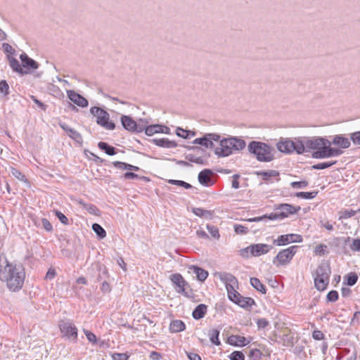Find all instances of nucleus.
Segmentation results:
<instances>
[{"mask_svg": "<svg viewBox=\"0 0 360 360\" xmlns=\"http://www.w3.org/2000/svg\"><path fill=\"white\" fill-rule=\"evenodd\" d=\"M25 278V269L21 264L10 263L7 259L0 257V280L6 282L11 291L20 290Z\"/></svg>", "mask_w": 360, "mask_h": 360, "instance_id": "1", "label": "nucleus"}, {"mask_svg": "<svg viewBox=\"0 0 360 360\" xmlns=\"http://www.w3.org/2000/svg\"><path fill=\"white\" fill-rule=\"evenodd\" d=\"M248 150L259 162H269L274 159L275 149L264 142L252 141L248 145Z\"/></svg>", "mask_w": 360, "mask_h": 360, "instance_id": "2", "label": "nucleus"}, {"mask_svg": "<svg viewBox=\"0 0 360 360\" xmlns=\"http://www.w3.org/2000/svg\"><path fill=\"white\" fill-rule=\"evenodd\" d=\"M277 149L287 154L295 152L300 155L305 153L304 143H302V138H295L293 140L290 139H281L276 145Z\"/></svg>", "mask_w": 360, "mask_h": 360, "instance_id": "3", "label": "nucleus"}, {"mask_svg": "<svg viewBox=\"0 0 360 360\" xmlns=\"http://www.w3.org/2000/svg\"><path fill=\"white\" fill-rule=\"evenodd\" d=\"M301 207L300 206H294L288 203H281L275 205L276 212L269 214V220H281L288 217L292 214H297Z\"/></svg>", "mask_w": 360, "mask_h": 360, "instance_id": "4", "label": "nucleus"}, {"mask_svg": "<svg viewBox=\"0 0 360 360\" xmlns=\"http://www.w3.org/2000/svg\"><path fill=\"white\" fill-rule=\"evenodd\" d=\"M90 112L96 117L97 124L108 130L115 129V124L112 121H110V115L105 110L94 106L90 108Z\"/></svg>", "mask_w": 360, "mask_h": 360, "instance_id": "5", "label": "nucleus"}, {"mask_svg": "<svg viewBox=\"0 0 360 360\" xmlns=\"http://www.w3.org/2000/svg\"><path fill=\"white\" fill-rule=\"evenodd\" d=\"M331 141L328 139L325 141V145L321 150H316L313 153L312 157L317 159L329 158L332 157H338L343 153L340 148H332Z\"/></svg>", "mask_w": 360, "mask_h": 360, "instance_id": "6", "label": "nucleus"}, {"mask_svg": "<svg viewBox=\"0 0 360 360\" xmlns=\"http://www.w3.org/2000/svg\"><path fill=\"white\" fill-rule=\"evenodd\" d=\"M272 248L273 246L267 244H252L241 250V255L243 257H248V254L250 252L252 256L259 257L268 253Z\"/></svg>", "mask_w": 360, "mask_h": 360, "instance_id": "7", "label": "nucleus"}, {"mask_svg": "<svg viewBox=\"0 0 360 360\" xmlns=\"http://www.w3.org/2000/svg\"><path fill=\"white\" fill-rule=\"evenodd\" d=\"M297 248V245H293L281 250L273 259V263L276 264L278 262L277 266L289 263L295 255Z\"/></svg>", "mask_w": 360, "mask_h": 360, "instance_id": "8", "label": "nucleus"}, {"mask_svg": "<svg viewBox=\"0 0 360 360\" xmlns=\"http://www.w3.org/2000/svg\"><path fill=\"white\" fill-rule=\"evenodd\" d=\"M170 280L176 289V291L179 293H182L186 297H192L193 295V291L190 290L189 291L186 290V287H189L188 283L184 280L183 276L180 274H174L170 276Z\"/></svg>", "mask_w": 360, "mask_h": 360, "instance_id": "9", "label": "nucleus"}, {"mask_svg": "<svg viewBox=\"0 0 360 360\" xmlns=\"http://www.w3.org/2000/svg\"><path fill=\"white\" fill-rule=\"evenodd\" d=\"M120 120L122 126L125 130L134 133H141L144 130L145 123L142 120L140 123H137L130 116L122 115Z\"/></svg>", "mask_w": 360, "mask_h": 360, "instance_id": "10", "label": "nucleus"}, {"mask_svg": "<svg viewBox=\"0 0 360 360\" xmlns=\"http://www.w3.org/2000/svg\"><path fill=\"white\" fill-rule=\"evenodd\" d=\"M326 140V139L320 136L304 137L302 139V143H304L305 152L307 151V148L319 150L323 148Z\"/></svg>", "mask_w": 360, "mask_h": 360, "instance_id": "11", "label": "nucleus"}, {"mask_svg": "<svg viewBox=\"0 0 360 360\" xmlns=\"http://www.w3.org/2000/svg\"><path fill=\"white\" fill-rule=\"evenodd\" d=\"M91 271H94L91 279L94 283L103 282L105 280H108L109 278L108 269L103 264L99 263L95 264Z\"/></svg>", "mask_w": 360, "mask_h": 360, "instance_id": "12", "label": "nucleus"}, {"mask_svg": "<svg viewBox=\"0 0 360 360\" xmlns=\"http://www.w3.org/2000/svg\"><path fill=\"white\" fill-rule=\"evenodd\" d=\"M220 137L221 136L218 134L208 133L193 140V143L202 146L207 148H212L214 147L213 141H218Z\"/></svg>", "mask_w": 360, "mask_h": 360, "instance_id": "13", "label": "nucleus"}, {"mask_svg": "<svg viewBox=\"0 0 360 360\" xmlns=\"http://www.w3.org/2000/svg\"><path fill=\"white\" fill-rule=\"evenodd\" d=\"M302 240L301 235L290 233L279 236L276 239L274 240L273 243L276 245L281 246L288 245L290 243H301Z\"/></svg>", "mask_w": 360, "mask_h": 360, "instance_id": "14", "label": "nucleus"}, {"mask_svg": "<svg viewBox=\"0 0 360 360\" xmlns=\"http://www.w3.org/2000/svg\"><path fill=\"white\" fill-rule=\"evenodd\" d=\"M218 141H219V146L214 149V153L217 155L219 157H227L233 153L229 137L222 139L220 138Z\"/></svg>", "mask_w": 360, "mask_h": 360, "instance_id": "15", "label": "nucleus"}, {"mask_svg": "<svg viewBox=\"0 0 360 360\" xmlns=\"http://www.w3.org/2000/svg\"><path fill=\"white\" fill-rule=\"evenodd\" d=\"M218 141H219V146L214 149V153L217 155L219 157H227L233 153L229 137L222 139L220 138Z\"/></svg>", "mask_w": 360, "mask_h": 360, "instance_id": "16", "label": "nucleus"}, {"mask_svg": "<svg viewBox=\"0 0 360 360\" xmlns=\"http://www.w3.org/2000/svg\"><path fill=\"white\" fill-rule=\"evenodd\" d=\"M61 333L70 340H75L77 338V328L69 321H62L60 323Z\"/></svg>", "mask_w": 360, "mask_h": 360, "instance_id": "17", "label": "nucleus"}, {"mask_svg": "<svg viewBox=\"0 0 360 360\" xmlns=\"http://www.w3.org/2000/svg\"><path fill=\"white\" fill-rule=\"evenodd\" d=\"M68 98L75 104L81 108H86L89 105L88 101L79 94L73 90L67 91Z\"/></svg>", "mask_w": 360, "mask_h": 360, "instance_id": "18", "label": "nucleus"}, {"mask_svg": "<svg viewBox=\"0 0 360 360\" xmlns=\"http://www.w3.org/2000/svg\"><path fill=\"white\" fill-rule=\"evenodd\" d=\"M213 174L210 169H204L198 174V179L199 183L206 187L212 186L214 182L210 176Z\"/></svg>", "mask_w": 360, "mask_h": 360, "instance_id": "19", "label": "nucleus"}, {"mask_svg": "<svg viewBox=\"0 0 360 360\" xmlns=\"http://www.w3.org/2000/svg\"><path fill=\"white\" fill-rule=\"evenodd\" d=\"M338 244L346 245L349 244L352 251L360 252V238L352 239L350 237H340L335 239Z\"/></svg>", "mask_w": 360, "mask_h": 360, "instance_id": "20", "label": "nucleus"}, {"mask_svg": "<svg viewBox=\"0 0 360 360\" xmlns=\"http://www.w3.org/2000/svg\"><path fill=\"white\" fill-rule=\"evenodd\" d=\"M20 59L22 63V68L25 70H34L38 68L39 64L37 61L30 58L25 53H22L20 55Z\"/></svg>", "mask_w": 360, "mask_h": 360, "instance_id": "21", "label": "nucleus"}, {"mask_svg": "<svg viewBox=\"0 0 360 360\" xmlns=\"http://www.w3.org/2000/svg\"><path fill=\"white\" fill-rule=\"evenodd\" d=\"M143 131H145V134L147 136H152L156 133L169 134V128L166 126L160 124H151L149 126H146L145 124Z\"/></svg>", "mask_w": 360, "mask_h": 360, "instance_id": "22", "label": "nucleus"}, {"mask_svg": "<svg viewBox=\"0 0 360 360\" xmlns=\"http://www.w3.org/2000/svg\"><path fill=\"white\" fill-rule=\"evenodd\" d=\"M189 272H192L196 275L197 279L201 282H203L206 280L208 276L207 271L204 269L196 266V265H191L188 267Z\"/></svg>", "mask_w": 360, "mask_h": 360, "instance_id": "23", "label": "nucleus"}, {"mask_svg": "<svg viewBox=\"0 0 360 360\" xmlns=\"http://www.w3.org/2000/svg\"><path fill=\"white\" fill-rule=\"evenodd\" d=\"M7 59L9 61L11 68L14 72H18L21 75H27L29 73L27 70H25L22 68V65H20V63L16 58L11 56L10 55H8Z\"/></svg>", "mask_w": 360, "mask_h": 360, "instance_id": "24", "label": "nucleus"}, {"mask_svg": "<svg viewBox=\"0 0 360 360\" xmlns=\"http://www.w3.org/2000/svg\"><path fill=\"white\" fill-rule=\"evenodd\" d=\"M229 139L232 153H233V151H240L244 149L246 146L245 141L239 137L230 136Z\"/></svg>", "mask_w": 360, "mask_h": 360, "instance_id": "25", "label": "nucleus"}, {"mask_svg": "<svg viewBox=\"0 0 360 360\" xmlns=\"http://www.w3.org/2000/svg\"><path fill=\"white\" fill-rule=\"evenodd\" d=\"M228 343L233 346L243 347L248 345L250 341L243 336L232 335L229 337Z\"/></svg>", "mask_w": 360, "mask_h": 360, "instance_id": "26", "label": "nucleus"}, {"mask_svg": "<svg viewBox=\"0 0 360 360\" xmlns=\"http://www.w3.org/2000/svg\"><path fill=\"white\" fill-rule=\"evenodd\" d=\"M350 139L345 137L343 135L340 134L335 136L331 143L333 145L338 146L340 148L345 149L350 146Z\"/></svg>", "mask_w": 360, "mask_h": 360, "instance_id": "27", "label": "nucleus"}, {"mask_svg": "<svg viewBox=\"0 0 360 360\" xmlns=\"http://www.w3.org/2000/svg\"><path fill=\"white\" fill-rule=\"evenodd\" d=\"M330 273H331V271H330V266L329 263L323 262L318 266L314 276H323L324 278H326V277H330Z\"/></svg>", "mask_w": 360, "mask_h": 360, "instance_id": "28", "label": "nucleus"}, {"mask_svg": "<svg viewBox=\"0 0 360 360\" xmlns=\"http://www.w3.org/2000/svg\"><path fill=\"white\" fill-rule=\"evenodd\" d=\"M152 141L156 146L165 148H173L177 146L175 141H170L167 138L154 139Z\"/></svg>", "mask_w": 360, "mask_h": 360, "instance_id": "29", "label": "nucleus"}, {"mask_svg": "<svg viewBox=\"0 0 360 360\" xmlns=\"http://www.w3.org/2000/svg\"><path fill=\"white\" fill-rule=\"evenodd\" d=\"M219 277V279L225 283L226 288L227 285L233 286L234 285L238 283L236 278L233 276L231 274L226 272L220 273Z\"/></svg>", "mask_w": 360, "mask_h": 360, "instance_id": "30", "label": "nucleus"}, {"mask_svg": "<svg viewBox=\"0 0 360 360\" xmlns=\"http://www.w3.org/2000/svg\"><path fill=\"white\" fill-rule=\"evenodd\" d=\"M314 276L315 288L319 291L324 290L329 283L330 277L324 278L323 276Z\"/></svg>", "mask_w": 360, "mask_h": 360, "instance_id": "31", "label": "nucleus"}, {"mask_svg": "<svg viewBox=\"0 0 360 360\" xmlns=\"http://www.w3.org/2000/svg\"><path fill=\"white\" fill-rule=\"evenodd\" d=\"M207 307L204 304H198L193 311L192 316L195 320L203 318L207 312Z\"/></svg>", "mask_w": 360, "mask_h": 360, "instance_id": "32", "label": "nucleus"}, {"mask_svg": "<svg viewBox=\"0 0 360 360\" xmlns=\"http://www.w3.org/2000/svg\"><path fill=\"white\" fill-rule=\"evenodd\" d=\"M98 147L99 148V149L105 152V153H106L108 155H114L117 152V149L116 148L109 145L106 142L100 141L98 143Z\"/></svg>", "mask_w": 360, "mask_h": 360, "instance_id": "33", "label": "nucleus"}, {"mask_svg": "<svg viewBox=\"0 0 360 360\" xmlns=\"http://www.w3.org/2000/svg\"><path fill=\"white\" fill-rule=\"evenodd\" d=\"M255 174L262 176L264 181H269L271 177H276L279 176V172L277 170L271 169L268 171H257Z\"/></svg>", "mask_w": 360, "mask_h": 360, "instance_id": "34", "label": "nucleus"}, {"mask_svg": "<svg viewBox=\"0 0 360 360\" xmlns=\"http://www.w3.org/2000/svg\"><path fill=\"white\" fill-rule=\"evenodd\" d=\"M236 304L243 309H248L254 305L255 304V302L251 297H245L240 295Z\"/></svg>", "mask_w": 360, "mask_h": 360, "instance_id": "35", "label": "nucleus"}, {"mask_svg": "<svg viewBox=\"0 0 360 360\" xmlns=\"http://www.w3.org/2000/svg\"><path fill=\"white\" fill-rule=\"evenodd\" d=\"M185 328V323L181 320L172 321L169 326V330L172 333H179L184 330Z\"/></svg>", "mask_w": 360, "mask_h": 360, "instance_id": "36", "label": "nucleus"}, {"mask_svg": "<svg viewBox=\"0 0 360 360\" xmlns=\"http://www.w3.org/2000/svg\"><path fill=\"white\" fill-rule=\"evenodd\" d=\"M220 330L219 328H214L209 331L208 335L210 337V342L217 345L219 346L221 345V342L219 341V336L220 333Z\"/></svg>", "mask_w": 360, "mask_h": 360, "instance_id": "37", "label": "nucleus"}, {"mask_svg": "<svg viewBox=\"0 0 360 360\" xmlns=\"http://www.w3.org/2000/svg\"><path fill=\"white\" fill-rule=\"evenodd\" d=\"M192 211L194 214L200 217L211 219L212 217V212L210 210H207L199 207H193Z\"/></svg>", "mask_w": 360, "mask_h": 360, "instance_id": "38", "label": "nucleus"}, {"mask_svg": "<svg viewBox=\"0 0 360 360\" xmlns=\"http://www.w3.org/2000/svg\"><path fill=\"white\" fill-rule=\"evenodd\" d=\"M250 284L251 285L256 289L257 291L262 292V294H266V287L257 278H250Z\"/></svg>", "mask_w": 360, "mask_h": 360, "instance_id": "39", "label": "nucleus"}, {"mask_svg": "<svg viewBox=\"0 0 360 360\" xmlns=\"http://www.w3.org/2000/svg\"><path fill=\"white\" fill-rule=\"evenodd\" d=\"M186 159L190 162H194L198 165H206V158L202 156L196 157L194 154H187L185 156Z\"/></svg>", "mask_w": 360, "mask_h": 360, "instance_id": "40", "label": "nucleus"}, {"mask_svg": "<svg viewBox=\"0 0 360 360\" xmlns=\"http://www.w3.org/2000/svg\"><path fill=\"white\" fill-rule=\"evenodd\" d=\"M226 290L229 299L236 304L241 295L234 289L233 286L227 285Z\"/></svg>", "mask_w": 360, "mask_h": 360, "instance_id": "41", "label": "nucleus"}, {"mask_svg": "<svg viewBox=\"0 0 360 360\" xmlns=\"http://www.w3.org/2000/svg\"><path fill=\"white\" fill-rule=\"evenodd\" d=\"M11 173L14 177L18 179L19 181L25 183L27 186H30V182H29L28 179L26 178L25 174H23L20 170H18L14 167H11Z\"/></svg>", "mask_w": 360, "mask_h": 360, "instance_id": "42", "label": "nucleus"}, {"mask_svg": "<svg viewBox=\"0 0 360 360\" xmlns=\"http://www.w3.org/2000/svg\"><path fill=\"white\" fill-rule=\"evenodd\" d=\"M92 229L100 239H103L106 236V231L100 224L97 223L93 224Z\"/></svg>", "mask_w": 360, "mask_h": 360, "instance_id": "43", "label": "nucleus"}, {"mask_svg": "<svg viewBox=\"0 0 360 360\" xmlns=\"http://www.w3.org/2000/svg\"><path fill=\"white\" fill-rule=\"evenodd\" d=\"M317 194L318 191H314L311 192L300 191L295 193V196L303 199H313L317 195Z\"/></svg>", "mask_w": 360, "mask_h": 360, "instance_id": "44", "label": "nucleus"}, {"mask_svg": "<svg viewBox=\"0 0 360 360\" xmlns=\"http://www.w3.org/2000/svg\"><path fill=\"white\" fill-rule=\"evenodd\" d=\"M346 284L349 286H353L358 281V276L356 273H349L345 277Z\"/></svg>", "mask_w": 360, "mask_h": 360, "instance_id": "45", "label": "nucleus"}, {"mask_svg": "<svg viewBox=\"0 0 360 360\" xmlns=\"http://www.w3.org/2000/svg\"><path fill=\"white\" fill-rule=\"evenodd\" d=\"M336 163V161L324 162L314 165L311 167L313 169H325Z\"/></svg>", "mask_w": 360, "mask_h": 360, "instance_id": "46", "label": "nucleus"}, {"mask_svg": "<svg viewBox=\"0 0 360 360\" xmlns=\"http://www.w3.org/2000/svg\"><path fill=\"white\" fill-rule=\"evenodd\" d=\"M68 135L76 142L80 144L82 143L83 139L82 135L74 129H72V130L70 131V132Z\"/></svg>", "mask_w": 360, "mask_h": 360, "instance_id": "47", "label": "nucleus"}, {"mask_svg": "<svg viewBox=\"0 0 360 360\" xmlns=\"http://www.w3.org/2000/svg\"><path fill=\"white\" fill-rule=\"evenodd\" d=\"M123 178L125 179H143L146 181H149L148 177L141 176L140 177L137 174H135L132 172H127L123 174Z\"/></svg>", "mask_w": 360, "mask_h": 360, "instance_id": "48", "label": "nucleus"}, {"mask_svg": "<svg viewBox=\"0 0 360 360\" xmlns=\"http://www.w3.org/2000/svg\"><path fill=\"white\" fill-rule=\"evenodd\" d=\"M308 184L307 181H292L290 183L291 187L296 189L304 188Z\"/></svg>", "mask_w": 360, "mask_h": 360, "instance_id": "49", "label": "nucleus"}, {"mask_svg": "<svg viewBox=\"0 0 360 360\" xmlns=\"http://www.w3.org/2000/svg\"><path fill=\"white\" fill-rule=\"evenodd\" d=\"M230 360H245V355L240 351H234L229 355Z\"/></svg>", "mask_w": 360, "mask_h": 360, "instance_id": "50", "label": "nucleus"}, {"mask_svg": "<svg viewBox=\"0 0 360 360\" xmlns=\"http://www.w3.org/2000/svg\"><path fill=\"white\" fill-rule=\"evenodd\" d=\"M326 248H327V245H326L324 244H320V245L316 246V248L314 249V253L316 255H319V256L324 255L328 253V252L326 251Z\"/></svg>", "mask_w": 360, "mask_h": 360, "instance_id": "51", "label": "nucleus"}, {"mask_svg": "<svg viewBox=\"0 0 360 360\" xmlns=\"http://www.w3.org/2000/svg\"><path fill=\"white\" fill-rule=\"evenodd\" d=\"M0 93L4 96L9 94V86L6 80L0 81Z\"/></svg>", "mask_w": 360, "mask_h": 360, "instance_id": "52", "label": "nucleus"}, {"mask_svg": "<svg viewBox=\"0 0 360 360\" xmlns=\"http://www.w3.org/2000/svg\"><path fill=\"white\" fill-rule=\"evenodd\" d=\"M207 229L213 238L218 239L220 237L219 230L216 226L207 224Z\"/></svg>", "mask_w": 360, "mask_h": 360, "instance_id": "53", "label": "nucleus"}, {"mask_svg": "<svg viewBox=\"0 0 360 360\" xmlns=\"http://www.w3.org/2000/svg\"><path fill=\"white\" fill-rule=\"evenodd\" d=\"M55 215L57 217L58 220L64 225H68L69 224V219L68 217L61 212L58 210L55 211Z\"/></svg>", "mask_w": 360, "mask_h": 360, "instance_id": "54", "label": "nucleus"}, {"mask_svg": "<svg viewBox=\"0 0 360 360\" xmlns=\"http://www.w3.org/2000/svg\"><path fill=\"white\" fill-rule=\"evenodd\" d=\"M350 140L354 146H360V131L351 133Z\"/></svg>", "mask_w": 360, "mask_h": 360, "instance_id": "55", "label": "nucleus"}, {"mask_svg": "<svg viewBox=\"0 0 360 360\" xmlns=\"http://www.w3.org/2000/svg\"><path fill=\"white\" fill-rule=\"evenodd\" d=\"M248 355L250 358L253 359L254 360H260L262 354L259 349H253L250 351Z\"/></svg>", "mask_w": 360, "mask_h": 360, "instance_id": "56", "label": "nucleus"}, {"mask_svg": "<svg viewBox=\"0 0 360 360\" xmlns=\"http://www.w3.org/2000/svg\"><path fill=\"white\" fill-rule=\"evenodd\" d=\"M234 231L238 234H246L248 232V229L241 224H235Z\"/></svg>", "mask_w": 360, "mask_h": 360, "instance_id": "57", "label": "nucleus"}, {"mask_svg": "<svg viewBox=\"0 0 360 360\" xmlns=\"http://www.w3.org/2000/svg\"><path fill=\"white\" fill-rule=\"evenodd\" d=\"M30 98L32 100V101L37 105V107L39 108H40L41 110H44V111H46V109H47V105L44 104V103H42L41 101H39V99L37 98L36 96H30Z\"/></svg>", "mask_w": 360, "mask_h": 360, "instance_id": "58", "label": "nucleus"}, {"mask_svg": "<svg viewBox=\"0 0 360 360\" xmlns=\"http://www.w3.org/2000/svg\"><path fill=\"white\" fill-rule=\"evenodd\" d=\"M129 356L127 353H113L112 354V360H128Z\"/></svg>", "mask_w": 360, "mask_h": 360, "instance_id": "59", "label": "nucleus"}, {"mask_svg": "<svg viewBox=\"0 0 360 360\" xmlns=\"http://www.w3.org/2000/svg\"><path fill=\"white\" fill-rule=\"evenodd\" d=\"M338 293L336 290H330L327 294L326 298L328 302H335L338 300Z\"/></svg>", "mask_w": 360, "mask_h": 360, "instance_id": "60", "label": "nucleus"}, {"mask_svg": "<svg viewBox=\"0 0 360 360\" xmlns=\"http://www.w3.org/2000/svg\"><path fill=\"white\" fill-rule=\"evenodd\" d=\"M41 225L43 226V228L48 232H51L53 231V226L51 225V224L50 223V221L46 219V218H42L41 219Z\"/></svg>", "mask_w": 360, "mask_h": 360, "instance_id": "61", "label": "nucleus"}, {"mask_svg": "<svg viewBox=\"0 0 360 360\" xmlns=\"http://www.w3.org/2000/svg\"><path fill=\"white\" fill-rule=\"evenodd\" d=\"M84 334H85L87 340L90 342H92L93 344H96L97 342V338L95 335V334H94L93 333H91L89 330H84Z\"/></svg>", "mask_w": 360, "mask_h": 360, "instance_id": "62", "label": "nucleus"}, {"mask_svg": "<svg viewBox=\"0 0 360 360\" xmlns=\"http://www.w3.org/2000/svg\"><path fill=\"white\" fill-rule=\"evenodd\" d=\"M269 322L264 318L259 319L257 321V326L259 329H264L267 327Z\"/></svg>", "mask_w": 360, "mask_h": 360, "instance_id": "63", "label": "nucleus"}, {"mask_svg": "<svg viewBox=\"0 0 360 360\" xmlns=\"http://www.w3.org/2000/svg\"><path fill=\"white\" fill-rule=\"evenodd\" d=\"M2 48L4 49V52L8 53L10 56L15 53V49H13L8 43H3Z\"/></svg>", "mask_w": 360, "mask_h": 360, "instance_id": "64", "label": "nucleus"}]
</instances>
